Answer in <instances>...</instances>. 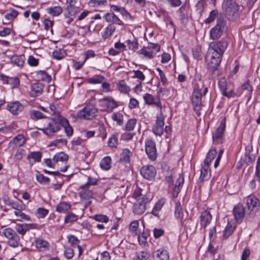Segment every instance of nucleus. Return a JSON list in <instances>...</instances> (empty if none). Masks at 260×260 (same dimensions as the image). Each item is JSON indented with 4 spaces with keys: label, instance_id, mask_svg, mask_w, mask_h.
I'll use <instances>...</instances> for the list:
<instances>
[{
    "label": "nucleus",
    "instance_id": "nucleus-19",
    "mask_svg": "<svg viewBox=\"0 0 260 260\" xmlns=\"http://www.w3.org/2000/svg\"><path fill=\"white\" fill-rule=\"evenodd\" d=\"M222 55L218 54V53H213L208 51L206 59L210 60V63L212 65H219L222 58Z\"/></svg>",
    "mask_w": 260,
    "mask_h": 260
},
{
    "label": "nucleus",
    "instance_id": "nucleus-40",
    "mask_svg": "<svg viewBox=\"0 0 260 260\" xmlns=\"http://www.w3.org/2000/svg\"><path fill=\"white\" fill-rule=\"evenodd\" d=\"M25 56L24 55H14L11 58V61L15 65H23Z\"/></svg>",
    "mask_w": 260,
    "mask_h": 260
},
{
    "label": "nucleus",
    "instance_id": "nucleus-46",
    "mask_svg": "<svg viewBox=\"0 0 260 260\" xmlns=\"http://www.w3.org/2000/svg\"><path fill=\"white\" fill-rule=\"evenodd\" d=\"M115 27L114 25L110 24L105 29V31L103 35V37L107 39L110 37L112 33L115 31Z\"/></svg>",
    "mask_w": 260,
    "mask_h": 260
},
{
    "label": "nucleus",
    "instance_id": "nucleus-20",
    "mask_svg": "<svg viewBox=\"0 0 260 260\" xmlns=\"http://www.w3.org/2000/svg\"><path fill=\"white\" fill-rule=\"evenodd\" d=\"M152 256L159 260H170L169 252L163 248H160L154 251L152 253Z\"/></svg>",
    "mask_w": 260,
    "mask_h": 260
},
{
    "label": "nucleus",
    "instance_id": "nucleus-48",
    "mask_svg": "<svg viewBox=\"0 0 260 260\" xmlns=\"http://www.w3.org/2000/svg\"><path fill=\"white\" fill-rule=\"evenodd\" d=\"M98 181L97 179L89 176L87 178V182L86 183L81 185L80 188L81 189H85V188H88L90 185H96Z\"/></svg>",
    "mask_w": 260,
    "mask_h": 260
},
{
    "label": "nucleus",
    "instance_id": "nucleus-33",
    "mask_svg": "<svg viewBox=\"0 0 260 260\" xmlns=\"http://www.w3.org/2000/svg\"><path fill=\"white\" fill-rule=\"evenodd\" d=\"M116 85L120 92L126 93L130 91V87L126 85L123 80L118 81Z\"/></svg>",
    "mask_w": 260,
    "mask_h": 260
},
{
    "label": "nucleus",
    "instance_id": "nucleus-8",
    "mask_svg": "<svg viewBox=\"0 0 260 260\" xmlns=\"http://www.w3.org/2000/svg\"><path fill=\"white\" fill-rule=\"evenodd\" d=\"M145 152L148 158L154 161L157 157V150L154 141L151 139H147L145 141Z\"/></svg>",
    "mask_w": 260,
    "mask_h": 260
},
{
    "label": "nucleus",
    "instance_id": "nucleus-12",
    "mask_svg": "<svg viewBox=\"0 0 260 260\" xmlns=\"http://www.w3.org/2000/svg\"><path fill=\"white\" fill-rule=\"evenodd\" d=\"M235 219L238 223L242 222L245 215H248V212L245 210L243 206L240 204L236 205L233 210Z\"/></svg>",
    "mask_w": 260,
    "mask_h": 260
},
{
    "label": "nucleus",
    "instance_id": "nucleus-28",
    "mask_svg": "<svg viewBox=\"0 0 260 260\" xmlns=\"http://www.w3.org/2000/svg\"><path fill=\"white\" fill-rule=\"evenodd\" d=\"M210 164H206L204 162L203 165H202L200 175V178L202 180L207 179L210 176V174H208L210 171Z\"/></svg>",
    "mask_w": 260,
    "mask_h": 260
},
{
    "label": "nucleus",
    "instance_id": "nucleus-55",
    "mask_svg": "<svg viewBox=\"0 0 260 260\" xmlns=\"http://www.w3.org/2000/svg\"><path fill=\"white\" fill-rule=\"evenodd\" d=\"M175 215L177 218H181L183 215L182 208L179 202H175Z\"/></svg>",
    "mask_w": 260,
    "mask_h": 260
},
{
    "label": "nucleus",
    "instance_id": "nucleus-56",
    "mask_svg": "<svg viewBox=\"0 0 260 260\" xmlns=\"http://www.w3.org/2000/svg\"><path fill=\"white\" fill-rule=\"evenodd\" d=\"M3 235L7 239L12 238L13 236H15L17 234L15 230L10 228L5 229L3 232Z\"/></svg>",
    "mask_w": 260,
    "mask_h": 260
},
{
    "label": "nucleus",
    "instance_id": "nucleus-25",
    "mask_svg": "<svg viewBox=\"0 0 260 260\" xmlns=\"http://www.w3.org/2000/svg\"><path fill=\"white\" fill-rule=\"evenodd\" d=\"M68 12V16L67 17H71V20H73L76 14H77L80 10L78 7H77L75 4L71 5H68L66 9Z\"/></svg>",
    "mask_w": 260,
    "mask_h": 260
},
{
    "label": "nucleus",
    "instance_id": "nucleus-37",
    "mask_svg": "<svg viewBox=\"0 0 260 260\" xmlns=\"http://www.w3.org/2000/svg\"><path fill=\"white\" fill-rule=\"evenodd\" d=\"M222 18L218 16V12L216 10H213L210 13L209 17L205 20L206 24H210L213 22L216 18Z\"/></svg>",
    "mask_w": 260,
    "mask_h": 260
},
{
    "label": "nucleus",
    "instance_id": "nucleus-30",
    "mask_svg": "<svg viewBox=\"0 0 260 260\" xmlns=\"http://www.w3.org/2000/svg\"><path fill=\"white\" fill-rule=\"evenodd\" d=\"M100 167L103 170L107 171L111 167V158L110 156L105 157L100 162Z\"/></svg>",
    "mask_w": 260,
    "mask_h": 260
},
{
    "label": "nucleus",
    "instance_id": "nucleus-1",
    "mask_svg": "<svg viewBox=\"0 0 260 260\" xmlns=\"http://www.w3.org/2000/svg\"><path fill=\"white\" fill-rule=\"evenodd\" d=\"M61 115H56L51 118H47L43 121L41 127L38 128L48 136H52L60 129Z\"/></svg>",
    "mask_w": 260,
    "mask_h": 260
},
{
    "label": "nucleus",
    "instance_id": "nucleus-51",
    "mask_svg": "<svg viewBox=\"0 0 260 260\" xmlns=\"http://www.w3.org/2000/svg\"><path fill=\"white\" fill-rule=\"evenodd\" d=\"M12 143L15 144L16 146H21L25 143V139L23 135H18L13 139Z\"/></svg>",
    "mask_w": 260,
    "mask_h": 260
},
{
    "label": "nucleus",
    "instance_id": "nucleus-54",
    "mask_svg": "<svg viewBox=\"0 0 260 260\" xmlns=\"http://www.w3.org/2000/svg\"><path fill=\"white\" fill-rule=\"evenodd\" d=\"M108 145L111 147L116 148L118 145V134H113L109 139Z\"/></svg>",
    "mask_w": 260,
    "mask_h": 260
},
{
    "label": "nucleus",
    "instance_id": "nucleus-13",
    "mask_svg": "<svg viewBox=\"0 0 260 260\" xmlns=\"http://www.w3.org/2000/svg\"><path fill=\"white\" fill-rule=\"evenodd\" d=\"M1 79L4 84H9L12 88H17L20 85V81L17 77H12L1 74Z\"/></svg>",
    "mask_w": 260,
    "mask_h": 260
},
{
    "label": "nucleus",
    "instance_id": "nucleus-24",
    "mask_svg": "<svg viewBox=\"0 0 260 260\" xmlns=\"http://www.w3.org/2000/svg\"><path fill=\"white\" fill-rule=\"evenodd\" d=\"M103 105L107 108V111H112L117 107L116 102L112 98H105L103 100Z\"/></svg>",
    "mask_w": 260,
    "mask_h": 260
},
{
    "label": "nucleus",
    "instance_id": "nucleus-59",
    "mask_svg": "<svg viewBox=\"0 0 260 260\" xmlns=\"http://www.w3.org/2000/svg\"><path fill=\"white\" fill-rule=\"evenodd\" d=\"M78 219V216L73 213L68 214L64 218V223H71Z\"/></svg>",
    "mask_w": 260,
    "mask_h": 260
},
{
    "label": "nucleus",
    "instance_id": "nucleus-5",
    "mask_svg": "<svg viewBox=\"0 0 260 260\" xmlns=\"http://www.w3.org/2000/svg\"><path fill=\"white\" fill-rule=\"evenodd\" d=\"M151 200V199L146 196H143V197L138 198L133 205V212L137 215L143 214L146 210L147 206Z\"/></svg>",
    "mask_w": 260,
    "mask_h": 260
},
{
    "label": "nucleus",
    "instance_id": "nucleus-52",
    "mask_svg": "<svg viewBox=\"0 0 260 260\" xmlns=\"http://www.w3.org/2000/svg\"><path fill=\"white\" fill-rule=\"evenodd\" d=\"M15 215L19 217V218L17 220H30V217L28 215H26L23 212H22L21 210L17 209V210L14 211Z\"/></svg>",
    "mask_w": 260,
    "mask_h": 260
},
{
    "label": "nucleus",
    "instance_id": "nucleus-62",
    "mask_svg": "<svg viewBox=\"0 0 260 260\" xmlns=\"http://www.w3.org/2000/svg\"><path fill=\"white\" fill-rule=\"evenodd\" d=\"M68 241L73 247L78 246L80 243V241L74 235H69L68 236Z\"/></svg>",
    "mask_w": 260,
    "mask_h": 260
},
{
    "label": "nucleus",
    "instance_id": "nucleus-64",
    "mask_svg": "<svg viewBox=\"0 0 260 260\" xmlns=\"http://www.w3.org/2000/svg\"><path fill=\"white\" fill-rule=\"evenodd\" d=\"M48 210L44 208H39L37 211L38 217L42 218H44L48 214Z\"/></svg>",
    "mask_w": 260,
    "mask_h": 260
},
{
    "label": "nucleus",
    "instance_id": "nucleus-31",
    "mask_svg": "<svg viewBox=\"0 0 260 260\" xmlns=\"http://www.w3.org/2000/svg\"><path fill=\"white\" fill-rule=\"evenodd\" d=\"M68 155L63 152H60L56 153L53 158V161L57 163L58 161H67L68 160Z\"/></svg>",
    "mask_w": 260,
    "mask_h": 260
},
{
    "label": "nucleus",
    "instance_id": "nucleus-6",
    "mask_svg": "<svg viewBox=\"0 0 260 260\" xmlns=\"http://www.w3.org/2000/svg\"><path fill=\"white\" fill-rule=\"evenodd\" d=\"M247 210L248 212L249 217H253L258 211L259 205L258 200L254 196L250 195L246 199Z\"/></svg>",
    "mask_w": 260,
    "mask_h": 260
},
{
    "label": "nucleus",
    "instance_id": "nucleus-42",
    "mask_svg": "<svg viewBox=\"0 0 260 260\" xmlns=\"http://www.w3.org/2000/svg\"><path fill=\"white\" fill-rule=\"evenodd\" d=\"M37 180L42 184H48L50 182V179L48 177L44 176L42 174L38 172L36 175Z\"/></svg>",
    "mask_w": 260,
    "mask_h": 260
},
{
    "label": "nucleus",
    "instance_id": "nucleus-50",
    "mask_svg": "<svg viewBox=\"0 0 260 260\" xmlns=\"http://www.w3.org/2000/svg\"><path fill=\"white\" fill-rule=\"evenodd\" d=\"M105 78L100 75H95L93 77L88 79V83L90 84H99L101 83L104 80Z\"/></svg>",
    "mask_w": 260,
    "mask_h": 260
},
{
    "label": "nucleus",
    "instance_id": "nucleus-3",
    "mask_svg": "<svg viewBox=\"0 0 260 260\" xmlns=\"http://www.w3.org/2000/svg\"><path fill=\"white\" fill-rule=\"evenodd\" d=\"M226 21L223 18H218L216 25L210 31V38L212 40L220 38L226 31Z\"/></svg>",
    "mask_w": 260,
    "mask_h": 260
},
{
    "label": "nucleus",
    "instance_id": "nucleus-14",
    "mask_svg": "<svg viewBox=\"0 0 260 260\" xmlns=\"http://www.w3.org/2000/svg\"><path fill=\"white\" fill-rule=\"evenodd\" d=\"M203 96L201 93H197L193 92L192 95V103L193 106L194 110L196 114L199 115L200 111L202 106V97Z\"/></svg>",
    "mask_w": 260,
    "mask_h": 260
},
{
    "label": "nucleus",
    "instance_id": "nucleus-32",
    "mask_svg": "<svg viewBox=\"0 0 260 260\" xmlns=\"http://www.w3.org/2000/svg\"><path fill=\"white\" fill-rule=\"evenodd\" d=\"M30 117L34 120H38L42 118H46L47 116L40 111L35 110H32L29 112Z\"/></svg>",
    "mask_w": 260,
    "mask_h": 260
},
{
    "label": "nucleus",
    "instance_id": "nucleus-10",
    "mask_svg": "<svg viewBox=\"0 0 260 260\" xmlns=\"http://www.w3.org/2000/svg\"><path fill=\"white\" fill-rule=\"evenodd\" d=\"M165 116L161 113L156 116V120L153 126L152 132L156 136H161L164 133L165 125Z\"/></svg>",
    "mask_w": 260,
    "mask_h": 260
},
{
    "label": "nucleus",
    "instance_id": "nucleus-2",
    "mask_svg": "<svg viewBox=\"0 0 260 260\" xmlns=\"http://www.w3.org/2000/svg\"><path fill=\"white\" fill-rule=\"evenodd\" d=\"M227 18L234 21L238 17L239 6L233 0H224L222 5Z\"/></svg>",
    "mask_w": 260,
    "mask_h": 260
},
{
    "label": "nucleus",
    "instance_id": "nucleus-58",
    "mask_svg": "<svg viewBox=\"0 0 260 260\" xmlns=\"http://www.w3.org/2000/svg\"><path fill=\"white\" fill-rule=\"evenodd\" d=\"M15 230L18 233L22 236H24L27 232L25 224H17L15 226Z\"/></svg>",
    "mask_w": 260,
    "mask_h": 260
},
{
    "label": "nucleus",
    "instance_id": "nucleus-61",
    "mask_svg": "<svg viewBox=\"0 0 260 260\" xmlns=\"http://www.w3.org/2000/svg\"><path fill=\"white\" fill-rule=\"evenodd\" d=\"M74 255V250L70 247H64V255L68 259L72 258Z\"/></svg>",
    "mask_w": 260,
    "mask_h": 260
},
{
    "label": "nucleus",
    "instance_id": "nucleus-60",
    "mask_svg": "<svg viewBox=\"0 0 260 260\" xmlns=\"http://www.w3.org/2000/svg\"><path fill=\"white\" fill-rule=\"evenodd\" d=\"M111 9L112 11L120 12L122 15H129L123 7H119L116 5H112L111 6Z\"/></svg>",
    "mask_w": 260,
    "mask_h": 260
},
{
    "label": "nucleus",
    "instance_id": "nucleus-26",
    "mask_svg": "<svg viewBox=\"0 0 260 260\" xmlns=\"http://www.w3.org/2000/svg\"><path fill=\"white\" fill-rule=\"evenodd\" d=\"M105 18L107 22L116 23L118 25L122 24V21L113 13H108L105 14Z\"/></svg>",
    "mask_w": 260,
    "mask_h": 260
},
{
    "label": "nucleus",
    "instance_id": "nucleus-38",
    "mask_svg": "<svg viewBox=\"0 0 260 260\" xmlns=\"http://www.w3.org/2000/svg\"><path fill=\"white\" fill-rule=\"evenodd\" d=\"M8 240V244L11 247H17L19 245L20 239L17 234L13 236L12 238H9Z\"/></svg>",
    "mask_w": 260,
    "mask_h": 260
},
{
    "label": "nucleus",
    "instance_id": "nucleus-63",
    "mask_svg": "<svg viewBox=\"0 0 260 260\" xmlns=\"http://www.w3.org/2000/svg\"><path fill=\"white\" fill-rule=\"evenodd\" d=\"M93 218L97 221L103 222H107L109 221V218L108 216L103 214H98L95 215Z\"/></svg>",
    "mask_w": 260,
    "mask_h": 260
},
{
    "label": "nucleus",
    "instance_id": "nucleus-23",
    "mask_svg": "<svg viewBox=\"0 0 260 260\" xmlns=\"http://www.w3.org/2000/svg\"><path fill=\"white\" fill-rule=\"evenodd\" d=\"M71 209V204L66 202L59 203L56 207V211L60 213H67Z\"/></svg>",
    "mask_w": 260,
    "mask_h": 260
},
{
    "label": "nucleus",
    "instance_id": "nucleus-36",
    "mask_svg": "<svg viewBox=\"0 0 260 260\" xmlns=\"http://www.w3.org/2000/svg\"><path fill=\"white\" fill-rule=\"evenodd\" d=\"M165 204V202L163 200H159L158 201L155 206H154L152 211H151V213L154 215L155 216L158 217L159 213L158 212L161 210L162 206Z\"/></svg>",
    "mask_w": 260,
    "mask_h": 260
},
{
    "label": "nucleus",
    "instance_id": "nucleus-16",
    "mask_svg": "<svg viewBox=\"0 0 260 260\" xmlns=\"http://www.w3.org/2000/svg\"><path fill=\"white\" fill-rule=\"evenodd\" d=\"M44 84L39 81L31 84L30 95L31 97L39 96L43 92Z\"/></svg>",
    "mask_w": 260,
    "mask_h": 260
},
{
    "label": "nucleus",
    "instance_id": "nucleus-9",
    "mask_svg": "<svg viewBox=\"0 0 260 260\" xmlns=\"http://www.w3.org/2000/svg\"><path fill=\"white\" fill-rule=\"evenodd\" d=\"M227 46L228 43L225 41L212 42L209 44V51L222 55Z\"/></svg>",
    "mask_w": 260,
    "mask_h": 260
},
{
    "label": "nucleus",
    "instance_id": "nucleus-15",
    "mask_svg": "<svg viewBox=\"0 0 260 260\" xmlns=\"http://www.w3.org/2000/svg\"><path fill=\"white\" fill-rule=\"evenodd\" d=\"M143 99L146 104L154 105L157 107L158 112L161 113L162 106L159 100H155L154 97L149 93H146L143 95Z\"/></svg>",
    "mask_w": 260,
    "mask_h": 260
},
{
    "label": "nucleus",
    "instance_id": "nucleus-45",
    "mask_svg": "<svg viewBox=\"0 0 260 260\" xmlns=\"http://www.w3.org/2000/svg\"><path fill=\"white\" fill-rule=\"evenodd\" d=\"M48 12L53 16H58L62 12V9L60 6H55L48 9Z\"/></svg>",
    "mask_w": 260,
    "mask_h": 260
},
{
    "label": "nucleus",
    "instance_id": "nucleus-43",
    "mask_svg": "<svg viewBox=\"0 0 260 260\" xmlns=\"http://www.w3.org/2000/svg\"><path fill=\"white\" fill-rule=\"evenodd\" d=\"M234 230L235 226H233L231 223H228L224 231V233L223 235V239H226L227 238H228L229 236L232 235Z\"/></svg>",
    "mask_w": 260,
    "mask_h": 260
},
{
    "label": "nucleus",
    "instance_id": "nucleus-11",
    "mask_svg": "<svg viewBox=\"0 0 260 260\" xmlns=\"http://www.w3.org/2000/svg\"><path fill=\"white\" fill-rule=\"evenodd\" d=\"M140 173L144 178L151 180L155 178L156 175V170L153 166L146 165L141 168Z\"/></svg>",
    "mask_w": 260,
    "mask_h": 260
},
{
    "label": "nucleus",
    "instance_id": "nucleus-57",
    "mask_svg": "<svg viewBox=\"0 0 260 260\" xmlns=\"http://www.w3.org/2000/svg\"><path fill=\"white\" fill-rule=\"evenodd\" d=\"M48 243L42 239H38L36 241V245L37 248L43 250L48 247Z\"/></svg>",
    "mask_w": 260,
    "mask_h": 260
},
{
    "label": "nucleus",
    "instance_id": "nucleus-29",
    "mask_svg": "<svg viewBox=\"0 0 260 260\" xmlns=\"http://www.w3.org/2000/svg\"><path fill=\"white\" fill-rule=\"evenodd\" d=\"M93 192L91 190L88 189V188L82 189V190L79 192V197L82 200H88L92 198Z\"/></svg>",
    "mask_w": 260,
    "mask_h": 260
},
{
    "label": "nucleus",
    "instance_id": "nucleus-27",
    "mask_svg": "<svg viewBox=\"0 0 260 260\" xmlns=\"http://www.w3.org/2000/svg\"><path fill=\"white\" fill-rule=\"evenodd\" d=\"M132 155V152L128 149L125 148L123 150L122 152L120 154V160L124 164L129 163Z\"/></svg>",
    "mask_w": 260,
    "mask_h": 260
},
{
    "label": "nucleus",
    "instance_id": "nucleus-53",
    "mask_svg": "<svg viewBox=\"0 0 260 260\" xmlns=\"http://www.w3.org/2000/svg\"><path fill=\"white\" fill-rule=\"evenodd\" d=\"M136 124V120L135 119H130L126 123L125 128L123 129L127 131H132L134 129Z\"/></svg>",
    "mask_w": 260,
    "mask_h": 260
},
{
    "label": "nucleus",
    "instance_id": "nucleus-44",
    "mask_svg": "<svg viewBox=\"0 0 260 260\" xmlns=\"http://www.w3.org/2000/svg\"><path fill=\"white\" fill-rule=\"evenodd\" d=\"M217 154L216 150L215 149H211L207 154L204 162L206 164H210L213 159L214 158Z\"/></svg>",
    "mask_w": 260,
    "mask_h": 260
},
{
    "label": "nucleus",
    "instance_id": "nucleus-21",
    "mask_svg": "<svg viewBox=\"0 0 260 260\" xmlns=\"http://www.w3.org/2000/svg\"><path fill=\"white\" fill-rule=\"evenodd\" d=\"M60 121V129L63 127L64 131L68 137H71L73 134V129L70 125L69 121L61 116Z\"/></svg>",
    "mask_w": 260,
    "mask_h": 260
},
{
    "label": "nucleus",
    "instance_id": "nucleus-17",
    "mask_svg": "<svg viewBox=\"0 0 260 260\" xmlns=\"http://www.w3.org/2000/svg\"><path fill=\"white\" fill-rule=\"evenodd\" d=\"M23 109V106L17 101L8 104L7 106V109L13 115H18Z\"/></svg>",
    "mask_w": 260,
    "mask_h": 260
},
{
    "label": "nucleus",
    "instance_id": "nucleus-4",
    "mask_svg": "<svg viewBox=\"0 0 260 260\" xmlns=\"http://www.w3.org/2000/svg\"><path fill=\"white\" fill-rule=\"evenodd\" d=\"M98 109L93 104L87 105L81 110L77 112V117L79 118L90 120L95 117Z\"/></svg>",
    "mask_w": 260,
    "mask_h": 260
},
{
    "label": "nucleus",
    "instance_id": "nucleus-7",
    "mask_svg": "<svg viewBox=\"0 0 260 260\" xmlns=\"http://www.w3.org/2000/svg\"><path fill=\"white\" fill-rule=\"evenodd\" d=\"M225 128V118L224 117L220 121L218 128L212 134L213 141L214 144H218L222 143L223 142L224 132Z\"/></svg>",
    "mask_w": 260,
    "mask_h": 260
},
{
    "label": "nucleus",
    "instance_id": "nucleus-34",
    "mask_svg": "<svg viewBox=\"0 0 260 260\" xmlns=\"http://www.w3.org/2000/svg\"><path fill=\"white\" fill-rule=\"evenodd\" d=\"M18 15V12L17 11L14 9L12 10L10 12L8 13L7 14L5 15V21H4V23H9L11 21L13 20L14 18H15Z\"/></svg>",
    "mask_w": 260,
    "mask_h": 260
},
{
    "label": "nucleus",
    "instance_id": "nucleus-18",
    "mask_svg": "<svg viewBox=\"0 0 260 260\" xmlns=\"http://www.w3.org/2000/svg\"><path fill=\"white\" fill-rule=\"evenodd\" d=\"M212 215L208 210L203 211L200 215V222L201 227L205 229L212 220Z\"/></svg>",
    "mask_w": 260,
    "mask_h": 260
},
{
    "label": "nucleus",
    "instance_id": "nucleus-49",
    "mask_svg": "<svg viewBox=\"0 0 260 260\" xmlns=\"http://www.w3.org/2000/svg\"><path fill=\"white\" fill-rule=\"evenodd\" d=\"M111 118L113 121L117 122V124L119 125L122 124L123 116L121 113L119 112L114 113L112 114Z\"/></svg>",
    "mask_w": 260,
    "mask_h": 260
},
{
    "label": "nucleus",
    "instance_id": "nucleus-47",
    "mask_svg": "<svg viewBox=\"0 0 260 260\" xmlns=\"http://www.w3.org/2000/svg\"><path fill=\"white\" fill-rule=\"evenodd\" d=\"M149 257V254L147 252L141 251L136 253L133 260H147Z\"/></svg>",
    "mask_w": 260,
    "mask_h": 260
},
{
    "label": "nucleus",
    "instance_id": "nucleus-41",
    "mask_svg": "<svg viewBox=\"0 0 260 260\" xmlns=\"http://www.w3.org/2000/svg\"><path fill=\"white\" fill-rule=\"evenodd\" d=\"M37 76L41 80L49 82L51 80V77L45 71H39L37 72Z\"/></svg>",
    "mask_w": 260,
    "mask_h": 260
},
{
    "label": "nucleus",
    "instance_id": "nucleus-39",
    "mask_svg": "<svg viewBox=\"0 0 260 260\" xmlns=\"http://www.w3.org/2000/svg\"><path fill=\"white\" fill-rule=\"evenodd\" d=\"M139 53L149 58H152L155 56V52L152 50H150L148 47H144L139 51Z\"/></svg>",
    "mask_w": 260,
    "mask_h": 260
},
{
    "label": "nucleus",
    "instance_id": "nucleus-35",
    "mask_svg": "<svg viewBox=\"0 0 260 260\" xmlns=\"http://www.w3.org/2000/svg\"><path fill=\"white\" fill-rule=\"evenodd\" d=\"M42 158V153L39 151L31 152L27 156V159L30 161V159H32L34 162H40Z\"/></svg>",
    "mask_w": 260,
    "mask_h": 260
},
{
    "label": "nucleus",
    "instance_id": "nucleus-22",
    "mask_svg": "<svg viewBox=\"0 0 260 260\" xmlns=\"http://www.w3.org/2000/svg\"><path fill=\"white\" fill-rule=\"evenodd\" d=\"M208 91V88L204 86L203 82L199 80L194 86L193 92L197 93H201V95H205Z\"/></svg>",
    "mask_w": 260,
    "mask_h": 260
}]
</instances>
